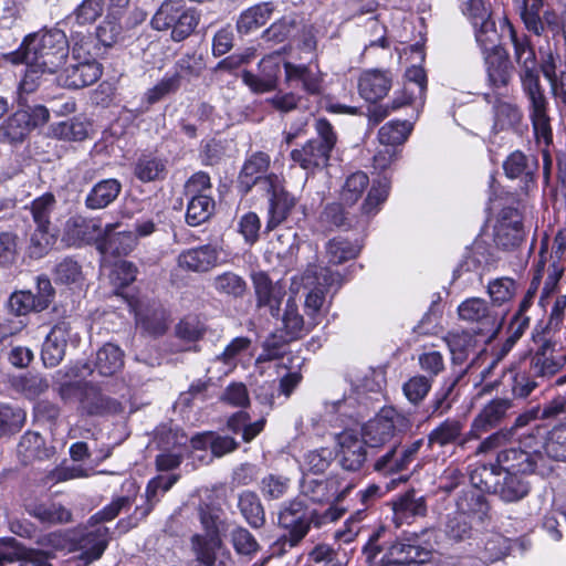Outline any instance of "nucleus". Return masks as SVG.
Instances as JSON below:
<instances>
[{
	"label": "nucleus",
	"mask_w": 566,
	"mask_h": 566,
	"mask_svg": "<svg viewBox=\"0 0 566 566\" xmlns=\"http://www.w3.org/2000/svg\"><path fill=\"white\" fill-rule=\"evenodd\" d=\"M56 199L46 192L31 202L30 211L35 226L51 227V214L55 210Z\"/></svg>",
	"instance_id": "680f3d73"
},
{
	"label": "nucleus",
	"mask_w": 566,
	"mask_h": 566,
	"mask_svg": "<svg viewBox=\"0 0 566 566\" xmlns=\"http://www.w3.org/2000/svg\"><path fill=\"white\" fill-rule=\"evenodd\" d=\"M482 493L475 489L463 491L457 500V513L464 514L468 517L470 514H484L488 510V503Z\"/></svg>",
	"instance_id": "13d9d810"
},
{
	"label": "nucleus",
	"mask_w": 566,
	"mask_h": 566,
	"mask_svg": "<svg viewBox=\"0 0 566 566\" xmlns=\"http://www.w3.org/2000/svg\"><path fill=\"white\" fill-rule=\"evenodd\" d=\"M283 66L286 82L300 81L303 90L311 95H319L322 93V80L308 66L296 65L291 62H284Z\"/></svg>",
	"instance_id": "79ce46f5"
},
{
	"label": "nucleus",
	"mask_w": 566,
	"mask_h": 566,
	"mask_svg": "<svg viewBox=\"0 0 566 566\" xmlns=\"http://www.w3.org/2000/svg\"><path fill=\"white\" fill-rule=\"evenodd\" d=\"M524 239V230L521 221L503 220L495 229L494 242L503 250L517 248Z\"/></svg>",
	"instance_id": "de8ad7c7"
},
{
	"label": "nucleus",
	"mask_w": 566,
	"mask_h": 566,
	"mask_svg": "<svg viewBox=\"0 0 566 566\" xmlns=\"http://www.w3.org/2000/svg\"><path fill=\"white\" fill-rule=\"evenodd\" d=\"M510 35L514 48V62L523 92L528 99L530 119L536 143L542 147L544 158L553 144V130L548 115V101L539 81V63L535 50L526 35L518 36L511 28Z\"/></svg>",
	"instance_id": "f257e3e1"
},
{
	"label": "nucleus",
	"mask_w": 566,
	"mask_h": 566,
	"mask_svg": "<svg viewBox=\"0 0 566 566\" xmlns=\"http://www.w3.org/2000/svg\"><path fill=\"white\" fill-rule=\"evenodd\" d=\"M271 158L264 151H255L249 156L239 174L238 188L247 195L251 191L253 186L260 185L264 189V179L268 175L263 176L270 167Z\"/></svg>",
	"instance_id": "4be33fe9"
},
{
	"label": "nucleus",
	"mask_w": 566,
	"mask_h": 566,
	"mask_svg": "<svg viewBox=\"0 0 566 566\" xmlns=\"http://www.w3.org/2000/svg\"><path fill=\"white\" fill-rule=\"evenodd\" d=\"M60 394L64 400L76 398L81 412L87 416H109L123 410L119 401L104 395L91 384H66L61 387Z\"/></svg>",
	"instance_id": "0eeeda50"
},
{
	"label": "nucleus",
	"mask_w": 566,
	"mask_h": 566,
	"mask_svg": "<svg viewBox=\"0 0 566 566\" xmlns=\"http://www.w3.org/2000/svg\"><path fill=\"white\" fill-rule=\"evenodd\" d=\"M122 185L117 179H105L97 182L85 198V206L98 210L109 206L119 195Z\"/></svg>",
	"instance_id": "f704fd0d"
},
{
	"label": "nucleus",
	"mask_w": 566,
	"mask_h": 566,
	"mask_svg": "<svg viewBox=\"0 0 566 566\" xmlns=\"http://www.w3.org/2000/svg\"><path fill=\"white\" fill-rule=\"evenodd\" d=\"M195 558L205 566H231L232 559L229 551L219 554L223 544L219 535L195 534L190 539Z\"/></svg>",
	"instance_id": "f3484780"
},
{
	"label": "nucleus",
	"mask_w": 566,
	"mask_h": 566,
	"mask_svg": "<svg viewBox=\"0 0 566 566\" xmlns=\"http://www.w3.org/2000/svg\"><path fill=\"white\" fill-rule=\"evenodd\" d=\"M200 21L196 9L186 6L184 0H165L151 19L157 31H171V39L181 42L189 38Z\"/></svg>",
	"instance_id": "20e7f679"
},
{
	"label": "nucleus",
	"mask_w": 566,
	"mask_h": 566,
	"mask_svg": "<svg viewBox=\"0 0 566 566\" xmlns=\"http://www.w3.org/2000/svg\"><path fill=\"white\" fill-rule=\"evenodd\" d=\"M315 130L317 137L291 151V159L303 169L311 171L327 166L331 153L337 142L336 133L327 119L318 118L315 123Z\"/></svg>",
	"instance_id": "39448f33"
},
{
	"label": "nucleus",
	"mask_w": 566,
	"mask_h": 566,
	"mask_svg": "<svg viewBox=\"0 0 566 566\" xmlns=\"http://www.w3.org/2000/svg\"><path fill=\"white\" fill-rule=\"evenodd\" d=\"M51 133L57 139L81 142L87 137V125L77 118H71L52 125Z\"/></svg>",
	"instance_id": "4d7b16f0"
},
{
	"label": "nucleus",
	"mask_w": 566,
	"mask_h": 566,
	"mask_svg": "<svg viewBox=\"0 0 566 566\" xmlns=\"http://www.w3.org/2000/svg\"><path fill=\"white\" fill-rule=\"evenodd\" d=\"M70 334L71 326L67 322H59L52 327L42 346L41 355L45 366L55 367L62 361Z\"/></svg>",
	"instance_id": "b1692460"
},
{
	"label": "nucleus",
	"mask_w": 566,
	"mask_h": 566,
	"mask_svg": "<svg viewBox=\"0 0 566 566\" xmlns=\"http://www.w3.org/2000/svg\"><path fill=\"white\" fill-rule=\"evenodd\" d=\"M167 175V160L151 154H143L134 165V176L142 182L164 180Z\"/></svg>",
	"instance_id": "72a5a7b5"
},
{
	"label": "nucleus",
	"mask_w": 566,
	"mask_h": 566,
	"mask_svg": "<svg viewBox=\"0 0 566 566\" xmlns=\"http://www.w3.org/2000/svg\"><path fill=\"white\" fill-rule=\"evenodd\" d=\"M337 441L340 467L350 472L359 471L367 460L365 442L354 431L342 432L338 434Z\"/></svg>",
	"instance_id": "412c9836"
},
{
	"label": "nucleus",
	"mask_w": 566,
	"mask_h": 566,
	"mask_svg": "<svg viewBox=\"0 0 566 566\" xmlns=\"http://www.w3.org/2000/svg\"><path fill=\"white\" fill-rule=\"evenodd\" d=\"M95 369L102 376H113L124 366V353L115 344L107 343L96 353Z\"/></svg>",
	"instance_id": "ea45409f"
},
{
	"label": "nucleus",
	"mask_w": 566,
	"mask_h": 566,
	"mask_svg": "<svg viewBox=\"0 0 566 566\" xmlns=\"http://www.w3.org/2000/svg\"><path fill=\"white\" fill-rule=\"evenodd\" d=\"M502 472L497 464H482L470 472V482L475 490L493 493L496 491L497 480Z\"/></svg>",
	"instance_id": "3c124183"
},
{
	"label": "nucleus",
	"mask_w": 566,
	"mask_h": 566,
	"mask_svg": "<svg viewBox=\"0 0 566 566\" xmlns=\"http://www.w3.org/2000/svg\"><path fill=\"white\" fill-rule=\"evenodd\" d=\"M463 428L464 423L462 421L447 419L428 434V446L446 447L457 443L461 448L460 442L465 438Z\"/></svg>",
	"instance_id": "c9c22d12"
},
{
	"label": "nucleus",
	"mask_w": 566,
	"mask_h": 566,
	"mask_svg": "<svg viewBox=\"0 0 566 566\" xmlns=\"http://www.w3.org/2000/svg\"><path fill=\"white\" fill-rule=\"evenodd\" d=\"M488 82L493 88L506 87L513 77V64L504 48H497L494 52L484 55Z\"/></svg>",
	"instance_id": "393cba45"
},
{
	"label": "nucleus",
	"mask_w": 566,
	"mask_h": 566,
	"mask_svg": "<svg viewBox=\"0 0 566 566\" xmlns=\"http://www.w3.org/2000/svg\"><path fill=\"white\" fill-rule=\"evenodd\" d=\"M28 513L43 524H67L73 520L72 512L63 504L48 501L30 504Z\"/></svg>",
	"instance_id": "2f4dec72"
},
{
	"label": "nucleus",
	"mask_w": 566,
	"mask_h": 566,
	"mask_svg": "<svg viewBox=\"0 0 566 566\" xmlns=\"http://www.w3.org/2000/svg\"><path fill=\"white\" fill-rule=\"evenodd\" d=\"M155 441L161 451H172L186 447L189 438L178 426L164 423L156 429Z\"/></svg>",
	"instance_id": "8fccbe9b"
},
{
	"label": "nucleus",
	"mask_w": 566,
	"mask_h": 566,
	"mask_svg": "<svg viewBox=\"0 0 566 566\" xmlns=\"http://www.w3.org/2000/svg\"><path fill=\"white\" fill-rule=\"evenodd\" d=\"M102 231V224L97 220H86L82 217L70 218L65 223V240L69 244H76L84 241L88 234L97 242Z\"/></svg>",
	"instance_id": "a19ab883"
},
{
	"label": "nucleus",
	"mask_w": 566,
	"mask_h": 566,
	"mask_svg": "<svg viewBox=\"0 0 566 566\" xmlns=\"http://www.w3.org/2000/svg\"><path fill=\"white\" fill-rule=\"evenodd\" d=\"M405 421L406 419L396 411H386L364 424L359 438L369 448L384 447L396 438L398 427Z\"/></svg>",
	"instance_id": "f8f14e48"
},
{
	"label": "nucleus",
	"mask_w": 566,
	"mask_h": 566,
	"mask_svg": "<svg viewBox=\"0 0 566 566\" xmlns=\"http://www.w3.org/2000/svg\"><path fill=\"white\" fill-rule=\"evenodd\" d=\"M503 473L504 476L499 478L496 491L493 494H497L501 500L509 503L524 499L531 490L530 482L518 474Z\"/></svg>",
	"instance_id": "e433bc0d"
},
{
	"label": "nucleus",
	"mask_w": 566,
	"mask_h": 566,
	"mask_svg": "<svg viewBox=\"0 0 566 566\" xmlns=\"http://www.w3.org/2000/svg\"><path fill=\"white\" fill-rule=\"evenodd\" d=\"M214 200L203 193L193 195L188 202L186 212V222L191 227H197L213 214Z\"/></svg>",
	"instance_id": "49530a36"
},
{
	"label": "nucleus",
	"mask_w": 566,
	"mask_h": 566,
	"mask_svg": "<svg viewBox=\"0 0 566 566\" xmlns=\"http://www.w3.org/2000/svg\"><path fill=\"white\" fill-rule=\"evenodd\" d=\"M221 249L216 244H203L182 251L177 258L178 266L187 272L206 273L219 263Z\"/></svg>",
	"instance_id": "aec40b11"
},
{
	"label": "nucleus",
	"mask_w": 566,
	"mask_h": 566,
	"mask_svg": "<svg viewBox=\"0 0 566 566\" xmlns=\"http://www.w3.org/2000/svg\"><path fill=\"white\" fill-rule=\"evenodd\" d=\"M516 292L515 281L511 277H499L488 284V294L493 306H501L509 302Z\"/></svg>",
	"instance_id": "69168bd1"
},
{
	"label": "nucleus",
	"mask_w": 566,
	"mask_h": 566,
	"mask_svg": "<svg viewBox=\"0 0 566 566\" xmlns=\"http://www.w3.org/2000/svg\"><path fill=\"white\" fill-rule=\"evenodd\" d=\"M296 25L297 20L294 15H284L262 33V39L265 42L281 43L292 34Z\"/></svg>",
	"instance_id": "774afa93"
},
{
	"label": "nucleus",
	"mask_w": 566,
	"mask_h": 566,
	"mask_svg": "<svg viewBox=\"0 0 566 566\" xmlns=\"http://www.w3.org/2000/svg\"><path fill=\"white\" fill-rule=\"evenodd\" d=\"M30 119L27 112L19 108L14 112L1 127L3 137L10 143H21L31 132Z\"/></svg>",
	"instance_id": "09e8293b"
},
{
	"label": "nucleus",
	"mask_w": 566,
	"mask_h": 566,
	"mask_svg": "<svg viewBox=\"0 0 566 566\" xmlns=\"http://www.w3.org/2000/svg\"><path fill=\"white\" fill-rule=\"evenodd\" d=\"M53 552L27 548L13 537L0 538V564L20 562V566H53Z\"/></svg>",
	"instance_id": "4468645a"
},
{
	"label": "nucleus",
	"mask_w": 566,
	"mask_h": 566,
	"mask_svg": "<svg viewBox=\"0 0 566 566\" xmlns=\"http://www.w3.org/2000/svg\"><path fill=\"white\" fill-rule=\"evenodd\" d=\"M290 339V336L282 333L271 334L263 343V350L260 354L258 361H271L281 358L285 353Z\"/></svg>",
	"instance_id": "338daca9"
},
{
	"label": "nucleus",
	"mask_w": 566,
	"mask_h": 566,
	"mask_svg": "<svg viewBox=\"0 0 566 566\" xmlns=\"http://www.w3.org/2000/svg\"><path fill=\"white\" fill-rule=\"evenodd\" d=\"M360 252V247L349 240L337 237L327 242L326 254L329 263L342 264L355 259Z\"/></svg>",
	"instance_id": "864d4df0"
},
{
	"label": "nucleus",
	"mask_w": 566,
	"mask_h": 566,
	"mask_svg": "<svg viewBox=\"0 0 566 566\" xmlns=\"http://www.w3.org/2000/svg\"><path fill=\"white\" fill-rule=\"evenodd\" d=\"M475 334L468 331L449 332L443 337L449 352L451 354V360L453 365H464L471 354H475L476 339Z\"/></svg>",
	"instance_id": "7c9ffc66"
},
{
	"label": "nucleus",
	"mask_w": 566,
	"mask_h": 566,
	"mask_svg": "<svg viewBox=\"0 0 566 566\" xmlns=\"http://www.w3.org/2000/svg\"><path fill=\"white\" fill-rule=\"evenodd\" d=\"M206 70L205 56L197 51L186 52L175 63L172 76L178 77V83L182 81L191 82L199 78Z\"/></svg>",
	"instance_id": "4c0bfd02"
},
{
	"label": "nucleus",
	"mask_w": 566,
	"mask_h": 566,
	"mask_svg": "<svg viewBox=\"0 0 566 566\" xmlns=\"http://www.w3.org/2000/svg\"><path fill=\"white\" fill-rule=\"evenodd\" d=\"M56 242V233L51 227L35 226V229L31 231L27 251L30 258L40 259L49 253Z\"/></svg>",
	"instance_id": "37998d69"
},
{
	"label": "nucleus",
	"mask_w": 566,
	"mask_h": 566,
	"mask_svg": "<svg viewBox=\"0 0 566 566\" xmlns=\"http://www.w3.org/2000/svg\"><path fill=\"white\" fill-rule=\"evenodd\" d=\"M459 318L471 326L475 335L493 338L502 326L499 312L484 298L469 297L458 306Z\"/></svg>",
	"instance_id": "6e6552de"
},
{
	"label": "nucleus",
	"mask_w": 566,
	"mask_h": 566,
	"mask_svg": "<svg viewBox=\"0 0 566 566\" xmlns=\"http://www.w3.org/2000/svg\"><path fill=\"white\" fill-rule=\"evenodd\" d=\"M108 528L105 526L86 531L75 542L76 548L81 551L78 558L85 565L99 559L108 545Z\"/></svg>",
	"instance_id": "a878e982"
},
{
	"label": "nucleus",
	"mask_w": 566,
	"mask_h": 566,
	"mask_svg": "<svg viewBox=\"0 0 566 566\" xmlns=\"http://www.w3.org/2000/svg\"><path fill=\"white\" fill-rule=\"evenodd\" d=\"M17 452L21 462L29 464L35 460L51 459L55 454V448L46 446L40 433L27 431L20 439Z\"/></svg>",
	"instance_id": "cd10ccee"
},
{
	"label": "nucleus",
	"mask_w": 566,
	"mask_h": 566,
	"mask_svg": "<svg viewBox=\"0 0 566 566\" xmlns=\"http://www.w3.org/2000/svg\"><path fill=\"white\" fill-rule=\"evenodd\" d=\"M436 537L433 528H421L419 532L405 531L390 542V532L379 526L370 534L363 552L367 562L373 563L386 549V559L381 560L380 566H422L432 557Z\"/></svg>",
	"instance_id": "7ed1b4c3"
},
{
	"label": "nucleus",
	"mask_w": 566,
	"mask_h": 566,
	"mask_svg": "<svg viewBox=\"0 0 566 566\" xmlns=\"http://www.w3.org/2000/svg\"><path fill=\"white\" fill-rule=\"evenodd\" d=\"M212 286L217 293L231 298H241L245 295L248 285L239 274L227 271L212 279Z\"/></svg>",
	"instance_id": "c03bdc74"
},
{
	"label": "nucleus",
	"mask_w": 566,
	"mask_h": 566,
	"mask_svg": "<svg viewBox=\"0 0 566 566\" xmlns=\"http://www.w3.org/2000/svg\"><path fill=\"white\" fill-rule=\"evenodd\" d=\"M391 84V77L387 72L368 70L360 75L358 90L364 99L369 103H377L387 95Z\"/></svg>",
	"instance_id": "bb28decb"
},
{
	"label": "nucleus",
	"mask_w": 566,
	"mask_h": 566,
	"mask_svg": "<svg viewBox=\"0 0 566 566\" xmlns=\"http://www.w3.org/2000/svg\"><path fill=\"white\" fill-rule=\"evenodd\" d=\"M120 223H108L97 237V249L103 254L128 255L137 245V235L133 231H116Z\"/></svg>",
	"instance_id": "6ab92c4d"
},
{
	"label": "nucleus",
	"mask_w": 566,
	"mask_h": 566,
	"mask_svg": "<svg viewBox=\"0 0 566 566\" xmlns=\"http://www.w3.org/2000/svg\"><path fill=\"white\" fill-rule=\"evenodd\" d=\"M237 507L244 521L255 530L265 525V511L259 495L250 490L238 494Z\"/></svg>",
	"instance_id": "473e14b6"
},
{
	"label": "nucleus",
	"mask_w": 566,
	"mask_h": 566,
	"mask_svg": "<svg viewBox=\"0 0 566 566\" xmlns=\"http://www.w3.org/2000/svg\"><path fill=\"white\" fill-rule=\"evenodd\" d=\"M422 446L423 439H417L406 443L395 440L387 451L375 460L373 469L384 476L405 472L417 459Z\"/></svg>",
	"instance_id": "1a4fd4ad"
},
{
	"label": "nucleus",
	"mask_w": 566,
	"mask_h": 566,
	"mask_svg": "<svg viewBox=\"0 0 566 566\" xmlns=\"http://www.w3.org/2000/svg\"><path fill=\"white\" fill-rule=\"evenodd\" d=\"M536 168V159L533 156H526L521 150L513 151L503 163L504 172L511 179L531 176Z\"/></svg>",
	"instance_id": "603ef678"
},
{
	"label": "nucleus",
	"mask_w": 566,
	"mask_h": 566,
	"mask_svg": "<svg viewBox=\"0 0 566 566\" xmlns=\"http://www.w3.org/2000/svg\"><path fill=\"white\" fill-rule=\"evenodd\" d=\"M263 190L270 195V217L266 223V230L272 231L287 218L296 200L283 188L281 178L273 172L269 174L268 178L264 179Z\"/></svg>",
	"instance_id": "ddd939ff"
},
{
	"label": "nucleus",
	"mask_w": 566,
	"mask_h": 566,
	"mask_svg": "<svg viewBox=\"0 0 566 566\" xmlns=\"http://www.w3.org/2000/svg\"><path fill=\"white\" fill-rule=\"evenodd\" d=\"M274 7L270 2H263L244 10L237 21V30L240 34H248L264 25L273 13Z\"/></svg>",
	"instance_id": "58836bf2"
},
{
	"label": "nucleus",
	"mask_w": 566,
	"mask_h": 566,
	"mask_svg": "<svg viewBox=\"0 0 566 566\" xmlns=\"http://www.w3.org/2000/svg\"><path fill=\"white\" fill-rule=\"evenodd\" d=\"M369 185V178L367 174L363 171H356L347 177L345 185L343 186L340 198L348 205L355 203L364 193Z\"/></svg>",
	"instance_id": "0e129e2a"
},
{
	"label": "nucleus",
	"mask_w": 566,
	"mask_h": 566,
	"mask_svg": "<svg viewBox=\"0 0 566 566\" xmlns=\"http://www.w3.org/2000/svg\"><path fill=\"white\" fill-rule=\"evenodd\" d=\"M69 41L60 29L43 30L24 38L20 48L11 53V61L27 65L20 90L32 93L39 86L42 74H54L66 61Z\"/></svg>",
	"instance_id": "f03ea898"
},
{
	"label": "nucleus",
	"mask_w": 566,
	"mask_h": 566,
	"mask_svg": "<svg viewBox=\"0 0 566 566\" xmlns=\"http://www.w3.org/2000/svg\"><path fill=\"white\" fill-rule=\"evenodd\" d=\"M392 511L396 526L410 523L412 518L427 514L426 499L417 495L415 491H409L394 502Z\"/></svg>",
	"instance_id": "c756f323"
},
{
	"label": "nucleus",
	"mask_w": 566,
	"mask_h": 566,
	"mask_svg": "<svg viewBox=\"0 0 566 566\" xmlns=\"http://www.w3.org/2000/svg\"><path fill=\"white\" fill-rule=\"evenodd\" d=\"M25 412L21 408L0 406V437L14 434L24 424Z\"/></svg>",
	"instance_id": "e2e57ef3"
},
{
	"label": "nucleus",
	"mask_w": 566,
	"mask_h": 566,
	"mask_svg": "<svg viewBox=\"0 0 566 566\" xmlns=\"http://www.w3.org/2000/svg\"><path fill=\"white\" fill-rule=\"evenodd\" d=\"M566 366V353L551 339H541L536 350L530 356L528 370L538 380H547Z\"/></svg>",
	"instance_id": "9d476101"
},
{
	"label": "nucleus",
	"mask_w": 566,
	"mask_h": 566,
	"mask_svg": "<svg viewBox=\"0 0 566 566\" xmlns=\"http://www.w3.org/2000/svg\"><path fill=\"white\" fill-rule=\"evenodd\" d=\"M511 408L512 401L506 398H497L490 401L473 420L471 430L460 442L461 448H469L468 444L471 440L480 439L481 433L488 432L490 429L497 426Z\"/></svg>",
	"instance_id": "dca6fc26"
},
{
	"label": "nucleus",
	"mask_w": 566,
	"mask_h": 566,
	"mask_svg": "<svg viewBox=\"0 0 566 566\" xmlns=\"http://www.w3.org/2000/svg\"><path fill=\"white\" fill-rule=\"evenodd\" d=\"M301 493L315 503L342 502L350 490L353 483L342 486V479L338 475H329L325 479H315L305 475L301 482Z\"/></svg>",
	"instance_id": "9b49d317"
},
{
	"label": "nucleus",
	"mask_w": 566,
	"mask_h": 566,
	"mask_svg": "<svg viewBox=\"0 0 566 566\" xmlns=\"http://www.w3.org/2000/svg\"><path fill=\"white\" fill-rule=\"evenodd\" d=\"M230 541L238 555L253 556L260 549V545L254 535L243 526L232 528Z\"/></svg>",
	"instance_id": "052dcab7"
},
{
	"label": "nucleus",
	"mask_w": 566,
	"mask_h": 566,
	"mask_svg": "<svg viewBox=\"0 0 566 566\" xmlns=\"http://www.w3.org/2000/svg\"><path fill=\"white\" fill-rule=\"evenodd\" d=\"M543 461L542 452H531L521 447H511L497 453L496 464L501 472L531 474L536 472L538 462Z\"/></svg>",
	"instance_id": "a211bd4d"
},
{
	"label": "nucleus",
	"mask_w": 566,
	"mask_h": 566,
	"mask_svg": "<svg viewBox=\"0 0 566 566\" xmlns=\"http://www.w3.org/2000/svg\"><path fill=\"white\" fill-rule=\"evenodd\" d=\"M313 525V509L301 499L285 502L279 511V526L286 533L279 539L281 549L296 547Z\"/></svg>",
	"instance_id": "423d86ee"
},
{
	"label": "nucleus",
	"mask_w": 566,
	"mask_h": 566,
	"mask_svg": "<svg viewBox=\"0 0 566 566\" xmlns=\"http://www.w3.org/2000/svg\"><path fill=\"white\" fill-rule=\"evenodd\" d=\"M102 76V65L98 62H73L59 76L66 88L80 90L96 83Z\"/></svg>",
	"instance_id": "5701e85b"
},
{
	"label": "nucleus",
	"mask_w": 566,
	"mask_h": 566,
	"mask_svg": "<svg viewBox=\"0 0 566 566\" xmlns=\"http://www.w3.org/2000/svg\"><path fill=\"white\" fill-rule=\"evenodd\" d=\"M472 25L474 28L475 41L484 55L489 52H494L497 48H503L499 43L500 35L495 22L491 18Z\"/></svg>",
	"instance_id": "5fc2aeb1"
},
{
	"label": "nucleus",
	"mask_w": 566,
	"mask_h": 566,
	"mask_svg": "<svg viewBox=\"0 0 566 566\" xmlns=\"http://www.w3.org/2000/svg\"><path fill=\"white\" fill-rule=\"evenodd\" d=\"M137 326L150 336H161L168 329V314L158 303L142 306L136 313Z\"/></svg>",
	"instance_id": "c85d7f7f"
},
{
	"label": "nucleus",
	"mask_w": 566,
	"mask_h": 566,
	"mask_svg": "<svg viewBox=\"0 0 566 566\" xmlns=\"http://www.w3.org/2000/svg\"><path fill=\"white\" fill-rule=\"evenodd\" d=\"M177 474L157 475L151 479L146 488V505L140 507L142 517H146L159 502L160 496L168 492L172 485L178 481Z\"/></svg>",
	"instance_id": "a18cd8bd"
},
{
	"label": "nucleus",
	"mask_w": 566,
	"mask_h": 566,
	"mask_svg": "<svg viewBox=\"0 0 566 566\" xmlns=\"http://www.w3.org/2000/svg\"><path fill=\"white\" fill-rule=\"evenodd\" d=\"M256 307L266 311L271 316L279 317L281 304L285 296L284 286L273 282L268 273L260 271L251 275Z\"/></svg>",
	"instance_id": "2eb2a0df"
},
{
	"label": "nucleus",
	"mask_w": 566,
	"mask_h": 566,
	"mask_svg": "<svg viewBox=\"0 0 566 566\" xmlns=\"http://www.w3.org/2000/svg\"><path fill=\"white\" fill-rule=\"evenodd\" d=\"M412 125L407 120H391L378 132L379 142L386 146L403 144L411 133Z\"/></svg>",
	"instance_id": "6e6d98bb"
},
{
	"label": "nucleus",
	"mask_w": 566,
	"mask_h": 566,
	"mask_svg": "<svg viewBox=\"0 0 566 566\" xmlns=\"http://www.w3.org/2000/svg\"><path fill=\"white\" fill-rule=\"evenodd\" d=\"M544 449L556 461H566V423L555 426L548 433Z\"/></svg>",
	"instance_id": "bf43d9fd"
}]
</instances>
